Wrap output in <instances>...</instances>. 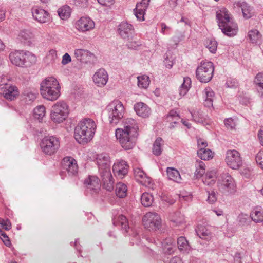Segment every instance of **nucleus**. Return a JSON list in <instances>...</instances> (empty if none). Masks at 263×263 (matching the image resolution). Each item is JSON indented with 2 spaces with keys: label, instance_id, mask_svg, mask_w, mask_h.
Segmentation results:
<instances>
[{
  "label": "nucleus",
  "instance_id": "5fc2aeb1",
  "mask_svg": "<svg viewBox=\"0 0 263 263\" xmlns=\"http://www.w3.org/2000/svg\"><path fill=\"white\" fill-rule=\"evenodd\" d=\"M192 116L193 120L196 122L203 123L204 120V118L202 114L199 111H196L192 113Z\"/></svg>",
  "mask_w": 263,
  "mask_h": 263
},
{
  "label": "nucleus",
  "instance_id": "39448f33",
  "mask_svg": "<svg viewBox=\"0 0 263 263\" xmlns=\"http://www.w3.org/2000/svg\"><path fill=\"white\" fill-rule=\"evenodd\" d=\"M68 114V106L65 102L60 101L52 106L50 119L54 123H60L66 120Z\"/></svg>",
  "mask_w": 263,
  "mask_h": 263
},
{
  "label": "nucleus",
  "instance_id": "de8ad7c7",
  "mask_svg": "<svg viewBox=\"0 0 263 263\" xmlns=\"http://www.w3.org/2000/svg\"><path fill=\"white\" fill-rule=\"evenodd\" d=\"M116 222L121 227L122 229L124 230L125 232L128 231L129 227L128 220L125 216L123 215H120Z\"/></svg>",
  "mask_w": 263,
  "mask_h": 263
},
{
  "label": "nucleus",
  "instance_id": "473e14b6",
  "mask_svg": "<svg viewBox=\"0 0 263 263\" xmlns=\"http://www.w3.org/2000/svg\"><path fill=\"white\" fill-rule=\"evenodd\" d=\"M254 82L256 85L257 92L260 98L263 99V73H259L255 77Z\"/></svg>",
  "mask_w": 263,
  "mask_h": 263
},
{
  "label": "nucleus",
  "instance_id": "ddd939ff",
  "mask_svg": "<svg viewBox=\"0 0 263 263\" xmlns=\"http://www.w3.org/2000/svg\"><path fill=\"white\" fill-rule=\"evenodd\" d=\"M226 162L228 166L233 170L238 169L242 161L239 153L236 150H228L226 153Z\"/></svg>",
  "mask_w": 263,
  "mask_h": 263
},
{
  "label": "nucleus",
  "instance_id": "052dcab7",
  "mask_svg": "<svg viewBox=\"0 0 263 263\" xmlns=\"http://www.w3.org/2000/svg\"><path fill=\"white\" fill-rule=\"evenodd\" d=\"M87 2V0H73V4L79 7H86Z\"/></svg>",
  "mask_w": 263,
  "mask_h": 263
},
{
  "label": "nucleus",
  "instance_id": "7c9ffc66",
  "mask_svg": "<svg viewBox=\"0 0 263 263\" xmlns=\"http://www.w3.org/2000/svg\"><path fill=\"white\" fill-rule=\"evenodd\" d=\"M167 177L176 182L179 183L181 180L179 171L174 167H168L166 170Z\"/></svg>",
  "mask_w": 263,
  "mask_h": 263
},
{
  "label": "nucleus",
  "instance_id": "9d476101",
  "mask_svg": "<svg viewBox=\"0 0 263 263\" xmlns=\"http://www.w3.org/2000/svg\"><path fill=\"white\" fill-rule=\"evenodd\" d=\"M213 72V64L211 62H204L197 67L196 75L201 82L207 83L212 79Z\"/></svg>",
  "mask_w": 263,
  "mask_h": 263
},
{
  "label": "nucleus",
  "instance_id": "dca6fc26",
  "mask_svg": "<svg viewBox=\"0 0 263 263\" xmlns=\"http://www.w3.org/2000/svg\"><path fill=\"white\" fill-rule=\"evenodd\" d=\"M95 25L94 22L88 17H82L75 24L76 28L81 32L92 30L95 28Z\"/></svg>",
  "mask_w": 263,
  "mask_h": 263
},
{
  "label": "nucleus",
  "instance_id": "423d86ee",
  "mask_svg": "<svg viewBox=\"0 0 263 263\" xmlns=\"http://www.w3.org/2000/svg\"><path fill=\"white\" fill-rule=\"evenodd\" d=\"M218 190L226 195L234 194L236 191V185L234 179L228 173L220 175L217 181Z\"/></svg>",
  "mask_w": 263,
  "mask_h": 263
},
{
  "label": "nucleus",
  "instance_id": "e2e57ef3",
  "mask_svg": "<svg viewBox=\"0 0 263 263\" xmlns=\"http://www.w3.org/2000/svg\"><path fill=\"white\" fill-rule=\"evenodd\" d=\"M0 226L3 228L5 229L6 230H9L11 229V224L10 221L7 219L6 220H3L0 222Z\"/></svg>",
  "mask_w": 263,
  "mask_h": 263
},
{
  "label": "nucleus",
  "instance_id": "393cba45",
  "mask_svg": "<svg viewBox=\"0 0 263 263\" xmlns=\"http://www.w3.org/2000/svg\"><path fill=\"white\" fill-rule=\"evenodd\" d=\"M123 130L130 132L132 134H138V126L136 121L132 118H127L124 122Z\"/></svg>",
  "mask_w": 263,
  "mask_h": 263
},
{
  "label": "nucleus",
  "instance_id": "338daca9",
  "mask_svg": "<svg viewBox=\"0 0 263 263\" xmlns=\"http://www.w3.org/2000/svg\"><path fill=\"white\" fill-rule=\"evenodd\" d=\"M71 61V57L69 55V54L67 53H66L64 54V55L62 57V64L63 65H66L69 62H70Z\"/></svg>",
  "mask_w": 263,
  "mask_h": 263
},
{
  "label": "nucleus",
  "instance_id": "37998d69",
  "mask_svg": "<svg viewBox=\"0 0 263 263\" xmlns=\"http://www.w3.org/2000/svg\"><path fill=\"white\" fill-rule=\"evenodd\" d=\"M137 84L139 88L146 89L149 86L150 80L146 75H142L137 77Z\"/></svg>",
  "mask_w": 263,
  "mask_h": 263
},
{
  "label": "nucleus",
  "instance_id": "2eb2a0df",
  "mask_svg": "<svg viewBox=\"0 0 263 263\" xmlns=\"http://www.w3.org/2000/svg\"><path fill=\"white\" fill-rule=\"evenodd\" d=\"M63 168L66 170L69 176H76L78 172L77 161L71 157H66L62 162Z\"/></svg>",
  "mask_w": 263,
  "mask_h": 263
},
{
  "label": "nucleus",
  "instance_id": "4d7b16f0",
  "mask_svg": "<svg viewBox=\"0 0 263 263\" xmlns=\"http://www.w3.org/2000/svg\"><path fill=\"white\" fill-rule=\"evenodd\" d=\"M208 197L207 201L210 203H214L217 200V196L215 192L212 191L211 192L208 191Z\"/></svg>",
  "mask_w": 263,
  "mask_h": 263
},
{
  "label": "nucleus",
  "instance_id": "f257e3e1",
  "mask_svg": "<svg viewBox=\"0 0 263 263\" xmlns=\"http://www.w3.org/2000/svg\"><path fill=\"white\" fill-rule=\"evenodd\" d=\"M97 125L95 121L90 118H85L78 124L74 129L75 139L80 144H85L93 138Z\"/></svg>",
  "mask_w": 263,
  "mask_h": 263
},
{
  "label": "nucleus",
  "instance_id": "0e129e2a",
  "mask_svg": "<svg viewBox=\"0 0 263 263\" xmlns=\"http://www.w3.org/2000/svg\"><path fill=\"white\" fill-rule=\"evenodd\" d=\"M197 145L199 149L200 148H205L208 146V143L204 139L199 138L197 139Z\"/></svg>",
  "mask_w": 263,
  "mask_h": 263
},
{
  "label": "nucleus",
  "instance_id": "412c9836",
  "mask_svg": "<svg viewBox=\"0 0 263 263\" xmlns=\"http://www.w3.org/2000/svg\"><path fill=\"white\" fill-rule=\"evenodd\" d=\"M234 6L241 8L243 16L245 19L250 18L253 15V8L245 1L235 2Z\"/></svg>",
  "mask_w": 263,
  "mask_h": 263
},
{
  "label": "nucleus",
  "instance_id": "2f4dec72",
  "mask_svg": "<svg viewBox=\"0 0 263 263\" xmlns=\"http://www.w3.org/2000/svg\"><path fill=\"white\" fill-rule=\"evenodd\" d=\"M204 92L205 95L204 102V105L208 107L212 106L214 97V91L210 88L208 87L204 89Z\"/></svg>",
  "mask_w": 263,
  "mask_h": 263
},
{
  "label": "nucleus",
  "instance_id": "c85d7f7f",
  "mask_svg": "<svg viewBox=\"0 0 263 263\" xmlns=\"http://www.w3.org/2000/svg\"><path fill=\"white\" fill-rule=\"evenodd\" d=\"M248 36L252 43L260 44L261 42L262 35L257 29H252L248 32Z\"/></svg>",
  "mask_w": 263,
  "mask_h": 263
},
{
  "label": "nucleus",
  "instance_id": "6ab92c4d",
  "mask_svg": "<svg viewBox=\"0 0 263 263\" xmlns=\"http://www.w3.org/2000/svg\"><path fill=\"white\" fill-rule=\"evenodd\" d=\"M149 1L150 0H141L140 3L137 4L134 11L138 20L140 21L144 20L145 11L148 7Z\"/></svg>",
  "mask_w": 263,
  "mask_h": 263
},
{
  "label": "nucleus",
  "instance_id": "864d4df0",
  "mask_svg": "<svg viewBox=\"0 0 263 263\" xmlns=\"http://www.w3.org/2000/svg\"><path fill=\"white\" fill-rule=\"evenodd\" d=\"M206 47L212 53H215L217 50V43L215 40H210L206 43Z\"/></svg>",
  "mask_w": 263,
  "mask_h": 263
},
{
  "label": "nucleus",
  "instance_id": "f704fd0d",
  "mask_svg": "<svg viewBox=\"0 0 263 263\" xmlns=\"http://www.w3.org/2000/svg\"><path fill=\"white\" fill-rule=\"evenodd\" d=\"M250 216L252 220L256 223L263 221V211L258 208L253 209Z\"/></svg>",
  "mask_w": 263,
  "mask_h": 263
},
{
  "label": "nucleus",
  "instance_id": "9b49d317",
  "mask_svg": "<svg viewBox=\"0 0 263 263\" xmlns=\"http://www.w3.org/2000/svg\"><path fill=\"white\" fill-rule=\"evenodd\" d=\"M142 221L144 227L149 231L159 229L161 224L160 216L155 212L147 213Z\"/></svg>",
  "mask_w": 263,
  "mask_h": 263
},
{
  "label": "nucleus",
  "instance_id": "a19ab883",
  "mask_svg": "<svg viewBox=\"0 0 263 263\" xmlns=\"http://www.w3.org/2000/svg\"><path fill=\"white\" fill-rule=\"evenodd\" d=\"M84 184L91 189L99 186V179L95 176H90L84 180Z\"/></svg>",
  "mask_w": 263,
  "mask_h": 263
},
{
  "label": "nucleus",
  "instance_id": "f3484780",
  "mask_svg": "<svg viewBox=\"0 0 263 263\" xmlns=\"http://www.w3.org/2000/svg\"><path fill=\"white\" fill-rule=\"evenodd\" d=\"M3 90L1 91L4 97L9 100L13 101L16 99L19 96L20 92L17 87L14 85L10 84L3 87Z\"/></svg>",
  "mask_w": 263,
  "mask_h": 263
},
{
  "label": "nucleus",
  "instance_id": "c756f323",
  "mask_svg": "<svg viewBox=\"0 0 263 263\" xmlns=\"http://www.w3.org/2000/svg\"><path fill=\"white\" fill-rule=\"evenodd\" d=\"M196 232L198 236L201 239H208L211 237V231L205 226L198 225Z\"/></svg>",
  "mask_w": 263,
  "mask_h": 263
},
{
  "label": "nucleus",
  "instance_id": "a211bd4d",
  "mask_svg": "<svg viewBox=\"0 0 263 263\" xmlns=\"http://www.w3.org/2000/svg\"><path fill=\"white\" fill-rule=\"evenodd\" d=\"M128 166L124 160L115 163L112 166V171L115 175L122 178L128 173Z\"/></svg>",
  "mask_w": 263,
  "mask_h": 263
},
{
  "label": "nucleus",
  "instance_id": "f8f14e48",
  "mask_svg": "<svg viewBox=\"0 0 263 263\" xmlns=\"http://www.w3.org/2000/svg\"><path fill=\"white\" fill-rule=\"evenodd\" d=\"M31 53L23 51H14L9 54V59L11 63L17 66L23 67L31 58Z\"/></svg>",
  "mask_w": 263,
  "mask_h": 263
},
{
  "label": "nucleus",
  "instance_id": "c9c22d12",
  "mask_svg": "<svg viewBox=\"0 0 263 263\" xmlns=\"http://www.w3.org/2000/svg\"><path fill=\"white\" fill-rule=\"evenodd\" d=\"M191 85V79L189 77H184L183 82L179 89L180 96H184L189 90Z\"/></svg>",
  "mask_w": 263,
  "mask_h": 263
},
{
  "label": "nucleus",
  "instance_id": "09e8293b",
  "mask_svg": "<svg viewBox=\"0 0 263 263\" xmlns=\"http://www.w3.org/2000/svg\"><path fill=\"white\" fill-rule=\"evenodd\" d=\"M178 248L180 250H187L189 249L188 241L184 237L181 236L177 239Z\"/></svg>",
  "mask_w": 263,
  "mask_h": 263
},
{
  "label": "nucleus",
  "instance_id": "6e6552de",
  "mask_svg": "<svg viewBox=\"0 0 263 263\" xmlns=\"http://www.w3.org/2000/svg\"><path fill=\"white\" fill-rule=\"evenodd\" d=\"M40 146L44 154L51 156L55 154L59 149L60 140L55 136H45L41 140Z\"/></svg>",
  "mask_w": 263,
  "mask_h": 263
},
{
  "label": "nucleus",
  "instance_id": "79ce46f5",
  "mask_svg": "<svg viewBox=\"0 0 263 263\" xmlns=\"http://www.w3.org/2000/svg\"><path fill=\"white\" fill-rule=\"evenodd\" d=\"M127 186L122 183H118L116 185V194L119 198H122L127 195Z\"/></svg>",
  "mask_w": 263,
  "mask_h": 263
},
{
  "label": "nucleus",
  "instance_id": "f03ea898",
  "mask_svg": "<svg viewBox=\"0 0 263 263\" xmlns=\"http://www.w3.org/2000/svg\"><path fill=\"white\" fill-rule=\"evenodd\" d=\"M216 19L218 25L223 34L229 37L237 34L238 25L226 8L222 7L217 11Z\"/></svg>",
  "mask_w": 263,
  "mask_h": 263
},
{
  "label": "nucleus",
  "instance_id": "49530a36",
  "mask_svg": "<svg viewBox=\"0 0 263 263\" xmlns=\"http://www.w3.org/2000/svg\"><path fill=\"white\" fill-rule=\"evenodd\" d=\"M171 221L177 226L183 224L185 222V219L180 212H177L172 216Z\"/></svg>",
  "mask_w": 263,
  "mask_h": 263
},
{
  "label": "nucleus",
  "instance_id": "774afa93",
  "mask_svg": "<svg viewBox=\"0 0 263 263\" xmlns=\"http://www.w3.org/2000/svg\"><path fill=\"white\" fill-rule=\"evenodd\" d=\"M170 263H183V261L180 257L175 256L171 259Z\"/></svg>",
  "mask_w": 263,
  "mask_h": 263
},
{
  "label": "nucleus",
  "instance_id": "b1692460",
  "mask_svg": "<svg viewBox=\"0 0 263 263\" xmlns=\"http://www.w3.org/2000/svg\"><path fill=\"white\" fill-rule=\"evenodd\" d=\"M134 110L137 115L143 118L148 117L151 114L150 108L143 102H138L135 104Z\"/></svg>",
  "mask_w": 263,
  "mask_h": 263
},
{
  "label": "nucleus",
  "instance_id": "0eeeda50",
  "mask_svg": "<svg viewBox=\"0 0 263 263\" xmlns=\"http://www.w3.org/2000/svg\"><path fill=\"white\" fill-rule=\"evenodd\" d=\"M115 134L117 139L124 149H132L135 146L138 134H132L121 128H118L116 130Z\"/></svg>",
  "mask_w": 263,
  "mask_h": 263
},
{
  "label": "nucleus",
  "instance_id": "bf43d9fd",
  "mask_svg": "<svg viewBox=\"0 0 263 263\" xmlns=\"http://www.w3.org/2000/svg\"><path fill=\"white\" fill-rule=\"evenodd\" d=\"M255 160L256 163L260 166V167L263 165V150L260 151L256 155Z\"/></svg>",
  "mask_w": 263,
  "mask_h": 263
},
{
  "label": "nucleus",
  "instance_id": "c03bdc74",
  "mask_svg": "<svg viewBox=\"0 0 263 263\" xmlns=\"http://www.w3.org/2000/svg\"><path fill=\"white\" fill-rule=\"evenodd\" d=\"M154 201V198L152 195L148 193H144L141 197V202L142 204L145 206L148 207L152 205Z\"/></svg>",
  "mask_w": 263,
  "mask_h": 263
},
{
  "label": "nucleus",
  "instance_id": "5701e85b",
  "mask_svg": "<svg viewBox=\"0 0 263 263\" xmlns=\"http://www.w3.org/2000/svg\"><path fill=\"white\" fill-rule=\"evenodd\" d=\"M75 58L79 61L87 63L93 56L89 51L84 49H76L74 52Z\"/></svg>",
  "mask_w": 263,
  "mask_h": 263
},
{
  "label": "nucleus",
  "instance_id": "aec40b11",
  "mask_svg": "<svg viewBox=\"0 0 263 263\" xmlns=\"http://www.w3.org/2000/svg\"><path fill=\"white\" fill-rule=\"evenodd\" d=\"M93 81L98 86H104L108 81V74L104 69H99L93 76Z\"/></svg>",
  "mask_w": 263,
  "mask_h": 263
},
{
  "label": "nucleus",
  "instance_id": "7ed1b4c3",
  "mask_svg": "<svg viewBox=\"0 0 263 263\" xmlns=\"http://www.w3.org/2000/svg\"><path fill=\"white\" fill-rule=\"evenodd\" d=\"M96 161L104 187L111 191L114 188V181L110 172V161L108 155H98Z\"/></svg>",
  "mask_w": 263,
  "mask_h": 263
},
{
  "label": "nucleus",
  "instance_id": "bb28decb",
  "mask_svg": "<svg viewBox=\"0 0 263 263\" xmlns=\"http://www.w3.org/2000/svg\"><path fill=\"white\" fill-rule=\"evenodd\" d=\"M18 39L24 44L30 46L32 41V33L31 30H22L18 34Z\"/></svg>",
  "mask_w": 263,
  "mask_h": 263
},
{
  "label": "nucleus",
  "instance_id": "e433bc0d",
  "mask_svg": "<svg viewBox=\"0 0 263 263\" xmlns=\"http://www.w3.org/2000/svg\"><path fill=\"white\" fill-rule=\"evenodd\" d=\"M205 164L202 161H196L195 164L196 171L195 172V176L197 178H200L205 173Z\"/></svg>",
  "mask_w": 263,
  "mask_h": 263
},
{
  "label": "nucleus",
  "instance_id": "72a5a7b5",
  "mask_svg": "<svg viewBox=\"0 0 263 263\" xmlns=\"http://www.w3.org/2000/svg\"><path fill=\"white\" fill-rule=\"evenodd\" d=\"M46 114V108L43 105H40L34 108V118L39 120V122H41L43 118Z\"/></svg>",
  "mask_w": 263,
  "mask_h": 263
},
{
  "label": "nucleus",
  "instance_id": "13d9d810",
  "mask_svg": "<svg viewBox=\"0 0 263 263\" xmlns=\"http://www.w3.org/2000/svg\"><path fill=\"white\" fill-rule=\"evenodd\" d=\"M0 238L7 246H9L11 245L9 237L2 230H0Z\"/></svg>",
  "mask_w": 263,
  "mask_h": 263
},
{
  "label": "nucleus",
  "instance_id": "20e7f679",
  "mask_svg": "<svg viewBox=\"0 0 263 263\" xmlns=\"http://www.w3.org/2000/svg\"><path fill=\"white\" fill-rule=\"evenodd\" d=\"M40 91L44 99L53 102L58 100L61 95V86L55 78L49 77L41 82Z\"/></svg>",
  "mask_w": 263,
  "mask_h": 263
},
{
  "label": "nucleus",
  "instance_id": "4be33fe9",
  "mask_svg": "<svg viewBox=\"0 0 263 263\" xmlns=\"http://www.w3.org/2000/svg\"><path fill=\"white\" fill-rule=\"evenodd\" d=\"M134 177L136 180L144 186H147L151 184V179L147 176L143 170L139 168L134 170Z\"/></svg>",
  "mask_w": 263,
  "mask_h": 263
},
{
  "label": "nucleus",
  "instance_id": "1a4fd4ad",
  "mask_svg": "<svg viewBox=\"0 0 263 263\" xmlns=\"http://www.w3.org/2000/svg\"><path fill=\"white\" fill-rule=\"evenodd\" d=\"M107 108L110 123L112 124H117L124 115L125 110L123 104L120 101L116 100L110 103Z\"/></svg>",
  "mask_w": 263,
  "mask_h": 263
},
{
  "label": "nucleus",
  "instance_id": "a878e982",
  "mask_svg": "<svg viewBox=\"0 0 263 263\" xmlns=\"http://www.w3.org/2000/svg\"><path fill=\"white\" fill-rule=\"evenodd\" d=\"M162 248L164 253L171 254L176 249L175 241L172 238H167L162 242Z\"/></svg>",
  "mask_w": 263,
  "mask_h": 263
},
{
  "label": "nucleus",
  "instance_id": "69168bd1",
  "mask_svg": "<svg viewBox=\"0 0 263 263\" xmlns=\"http://www.w3.org/2000/svg\"><path fill=\"white\" fill-rule=\"evenodd\" d=\"M224 124L228 128L232 129L235 126V123L232 118H228L224 120Z\"/></svg>",
  "mask_w": 263,
  "mask_h": 263
},
{
  "label": "nucleus",
  "instance_id": "58836bf2",
  "mask_svg": "<svg viewBox=\"0 0 263 263\" xmlns=\"http://www.w3.org/2000/svg\"><path fill=\"white\" fill-rule=\"evenodd\" d=\"M199 157L202 160H209L213 157V153L210 149L200 148L197 152Z\"/></svg>",
  "mask_w": 263,
  "mask_h": 263
},
{
  "label": "nucleus",
  "instance_id": "8fccbe9b",
  "mask_svg": "<svg viewBox=\"0 0 263 263\" xmlns=\"http://www.w3.org/2000/svg\"><path fill=\"white\" fill-rule=\"evenodd\" d=\"M33 93L31 89H26L23 93V100L28 104H31L33 102Z\"/></svg>",
  "mask_w": 263,
  "mask_h": 263
},
{
  "label": "nucleus",
  "instance_id": "680f3d73",
  "mask_svg": "<svg viewBox=\"0 0 263 263\" xmlns=\"http://www.w3.org/2000/svg\"><path fill=\"white\" fill-rule=\"evenodd\" d=\"M127 45L129 48L136 49L141 45V43L140 41H130L127 43Z\"/></svg>",
  "mask_w": 263,
  "mask_h": 263
},
{
  "label": "nucleus",
  "instance_id": "4468645a",
  "mask_svg": "<svg viewBox=\"0 0 263 263\" xmlns=\"http://www.w3.org/2000/svg\"><path fill=\"white\" fill-rule=\"evenodd\" d=\"M118 33L122 39L127 41L134 36V28L132 24L122 22L118 26Z\"/></svg>",
  "mask_w": 263,
  "mask_h": 263
},
{
  "label": "nucleus",
  "instance_id": "a18cd8bd",
  "mask_svg": "<svg viewBox=\"0 0 263 263\" xmlns=\"http://www.w3.org/2000/svg\"><path fill=\"white\" fill-rule=\"evenodd\" d=\"M175 58V55L170 51H167L165 54L164 63L167 68L171 69L174 63Z\"/></svg>",
  "mask_w": 263,
  "mask_h": 263
},
{
  "label": "nucleus",
  "instance_id": "603ef678",
  "mask_svg": "<svg viewBox=\"0 0 263 263\" xmlns=\"http://www.w3.org/2000/svg\"><path fill=\"white\" fill-rule=\"evenodd\" d=\"M180 118L179 113L174 109L171 110L167 116V119L168 121H173L174 119L178 120Z\"/></svg>",
  "mask_w": 263,
  "mask_h": 263
},
{
  "label": "nucleus",
  "instance_id": "cd10ccee",
  "mask_svg": "<svg viewBox=\"0 0 263 263\" xmlns=\"http://www.w3.org/2000/svg\"><path fill=\"white\" fill-rule=\"evenodd\" d=\"M35 13L34 18L40 23H45L49 20V13L44 9H36Z\"/></svg>",
  "mask_w": 263,
  "mask_h": 263
},
{
  "label": "nucleus",
  "instance_id": "3c124183",
  "mask_svg": "<svg viewBox=\"0 0 263 263\" xmlns=\"http://www.w3.org/2000/svg\"><path fill=\"white\" fill-rule=\"evenodd\" d=\"M249 217L247 214L241 213L239 214L237 218V221L241 226H245L248 223Z\"/></svg>",
  "mask_w": 263,
  "mask_h": 263
},
{
  "label": "nucleus",
  "instance_id": "4c0bfd02",
  "mask_svg": "<svg viewBox=\"0 0 263 263\" xmlns=\"http://www.w3.org/2000/svg\"><path fill=\"white\" fill-rule=\"evenodd\" d=\"M59 16L63 20L68 19L71 14V9L68 6H64L60 8L58 10Z\"/></svg>",
  "mask_w": 263,
  "mask_h": 263
},
{
  "label": "nucleus",
  "instance_id": "6e6d98bb",
  "mask_svg": "<svg viewBox=\"0 0 263 263\" xmlns=\"http://www.w3.org/2000/svg\"><path fill=\"white\" fill-rule=\"evenodd\" d=\"M204 177L208 179L214 180L215 181L217 178V171L215 170L209 171L206 172Z\"/></svg>",
  "mask_w": 263,
  "mask_h": 263
},
{
  "label": "nucleus",
  "instance_id": "ea45409f",
  "mask_svg": "<svg viewBox=\"0 0 263 263\" xmlns=\"http://www.w3.org/2000/svg\"><path fill=\"white\" fill-rule=\"evenodd\" d=\"M163 141L161 138L159 137L156 139L153 144V153L156 156H159L162 150Z\"/></svg>",
  "mask_w": 263,
  "mask_h": 263
}]
</instances>
